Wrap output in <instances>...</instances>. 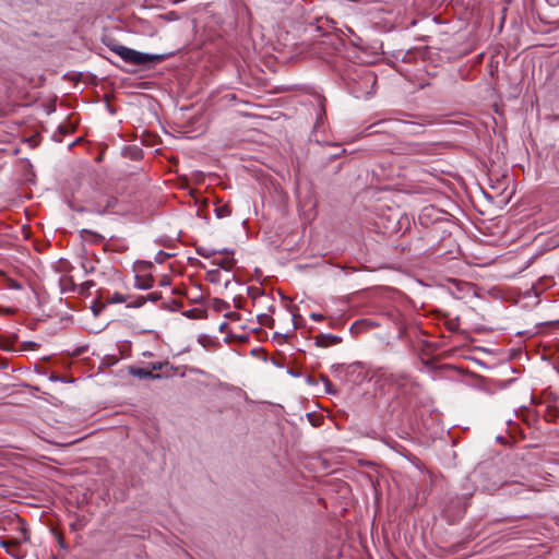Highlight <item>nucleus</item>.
<instances>
[{
  "mask_svg": "<svg viewBox=\"0 0 559 559\" xmlns=\"http://www.w3.org/2000/svg\"><path fill=\"white\" fill-rule=\"evenodd\" d=\"M110 49L117 53L124 62L135 66L145 63H159L166 60L168 57V55H152L140 52L122 45H114Z\"/></svg>",
  "mask_w": 559,
  "mask_h": 559,
  "instance_id": "obj_1",
  "label": "nucleus"
},
{
  "mask_svg": "<svg viewBox=\"0 0 559 559\" xmlns=\"http://www.w3.org/2000/svg\"><path fill=\"white\" fill-rule=\"evenodd\" d=\"M389 384L394 385L402 394H414L417 386L416 381L405 372L390 373L386 377Z\"/></svg>",
  "mask_w": 559,
  "mask_h": 559,
  "instance_id": "obj_2",
  "label": "nucleus"
},
{
  "mask_svg": "<svg viewBox=\"0 0 559 559\" xmlns=\"http://www.w3.org/2000/svg\"><path fill=\"white\" fill-rule=\"evenodd\" d=\"M390 151L397 155H424L428 152V146L420 142L397 141Z\"/></svg>",
  "mask_w": 559,
  "mask_h": 559,
  "instance_id": "obj_3",
  "label": "nucleus"
},
{
  "mask_svg": "<svg viewBox=\"0 0 559 559\" xmlns=\"http://www.w3.org/2000/svg\"><path fill=\"white\" fill-rule=\"evenodd\" d=\"M128 373L133 377H136L139 379H153L154 380V379L162 378V376L159 373L152 372V370H150L148 367L140 368V367H135V366H129Z\"/></svg>",
  "mask_w": 559,
  "mask_h": 559,
  "instance_id": "obj_4",
  "label": "nucleus"
},
{
  "mask_svg": "<svg viewBox=\"0 0 559 559\" xmlns=\"http://www.w3.org/2000/svg\"><path fill=\"white\" fill-rule=\"evenodd\" d=\"M118 205H119V200L114 195H109V197H107L105 205L103 207L99 204L97 205L96 213L99 215H103V214L109 213V212L118 213Z\"/></svg>",
  "mask_w": 559,
  "mask_h": 559,
  "instance_id": "obj_5",
  "label": "nucleus"
},
{
  "mask_svg": "<svg viewBox=\"0 0 559 559\" xmlns=\"http://www.w3.org/2000/svg\"><path fill=\"white\" fill-rule=\"evenodd\" d=\"M342 342V338L333 334H319L316 336V345L319 347H329Z\"/></svg>",
  "mask_w": 559,
  "mask_h": 559,
  "instance_id": "obj_6",
  "label": "nucleus"
},
{
  "mask_svg": "<svg viewBox=\"0 0 559 559\" xmlns=\"http://www.w3.org/2000/svg\"><path fill=\"white\" fill-rule=\"evenodd\" d=\"M81 237L86 240L91 241L92 243H102L105 240V237L96 231L90 230V229H82Z\"/></svg>",
  "mask_w": 559,
  "mask_h": 559,
  "instance_id": "obj_7",
  "label": "nucleus"
},
{
  "mask_svg": "<svg viewBox=\"0 0 559 559\" xmlns=\"http://www.w3.org/2000/svg\"><path fill=\"white\" fill-rule=\"evenodd\" d=\"M99 299L105 300L106 304L109 305V304L126 302L128 298H127V296H124L120 293H114L112 295H110L109 293H107V294L100 293Z\"/></svg>",
  "mask_w": 559,
  "mask_h": 559,
  "instance_id": "obj_8",
  "label": "nucleus"
},
{
  "mask_svg": "<svg viewBox=\"0 0 559 559\" xmlns=\"http://www.w3.org/2000/svg\"><path fill=\"white\" fill-rule=\"evenodd\" d=\"M154 285V278L152 275L135 276V286L140 289H150Z\"/></svg>",
  "mask_w": 559,
  "mask_h": 559,
  "instance_id": "obj_9",
  "label": "nucleus"
},
{
  "mask_svg": "<svg viewBox=\"0 0 559 559\" xmlns=\"http://www.w3.org/2000/svg\"><path fill=\"white\" fill-rule=\"evenodd\" d=\"M212 263L223 270L230 271L234 267L236 261L231 257H226L223 259H216Z\"/></svg>",
  "mask_w": 559,
  "mask_h": 559,
  "instance_id": "obj_10",
  "label": "nucleus"
},
{
  "mask_svg": "<svg viewBox=\"0 0 559 559\" xmlns=\"http://www.w3.org/2000/svg\"><path fill=\"white\" fill-rule=\"evenodd\" d=\"M222 252L227 253L228 251H227V249H224V250H222ZM197 253L200 257L207 259V258L215 255L216 253H221V251L215 250V249L205 248V247H198Z\"/></svg>",
  "mask_w": 559,
  "mask_h": 559,
  "instance_id": "obj_11",
  "label": "nucleus"
},
{
  "mask_svg": "<svg viewBox=\"0 0 559 559\" xmlns=\"http://www.w3.org/2000/svg\"><path fill=\"white\" fill-rule=\"evenodd\" d=\"M215 214L217 218H224L231 214V209L228 204L215 207Z\"/></svg>",
  "mask_w": 559,
  "mask_h": 559,
  "instance_id": "obj_12",
  "label": "nucleus"
},
{
  "mask_svg": "<svg viewBox=\"0 0 559 559\" xmlns=\"http://www.w3.org/2000/svg\"><path fill=\"white\" fill-rule=\"evenodd\" d=\"M147 367H148L150 370H152V372H154V371H162V370H164V368H169L170 370L173 369V367L169 366L168 361L150 362L147 365Z\"/></svg>",
  "mask_w": 559,
  "mask_h": 559,
  "instance_id": "obj_13",
  "label": "nucleus"
},
{
  "mask_svg": "<svg viewBox=\"0 0 559 559\" xmlns=\"http://www.w3.org/2000/svg\"><path fill=\"white\" fill-rule=\"evenodd\" d=\"M258 322L261 325L267 326L270 329H272L274 326V319L271 316L266 314V313L259 314L258 316Z\"/></svg>",
  "mask_w": 559,
  "mask_h": 559,
  "instance_id": "obj_14",
  "label": "nucleus"
},
{
  "mask_svg": "<svg viewBox=\"0 0 559 559\" xmlns=\"http://www.w3.org/2000/svg\"><path fill=\"white\" fill-rule=\"evenodd\" d=\"M321 379L324 382L325 391L328 394H336L337 393V390L334 389L332 382L329 380L328 377L322 376Z\"/></svg>",
  "mask_w": 559,
  "mask_h": 559,
  "instance_id": "obj_15",
  "label": "nucleus"
},
{
  "mask_svg": "<svg viewBox=\"0 0 559 559\" xmlns=\"http://www.w3.org/2000/svg\"><path fill=\"white\" fill-rule=\"evenodd\" d=\"M106 301H95L94 305L92 306V310L94 312L95 316H98L99 312L106 307Z\"/></svg>",
  "mask_w": 559,
  "mask_h": 559,
  "instance_id": "obj_16",
  "label": "nucleus"
},
{
  "mask_svg": "<svg viewBox=\"0 0 559 559\" xmlns=\"http://www.w3.org/2000/svg\"><path fill=\"white\" fill-rule=\"evenodd\" d=\"M362 79L365 80L366 83H371L372 85L376 83V75L371 72V71H368V70H365L362 72Z\"/></svg>",
  "mask_w": 559,
  "mask_h": 559,
  "instance_id": "obj_17",
  "label": "nucleus"
},
{
  "mask_svg": "<svg viewBox=\"0 0 559 559\" xmlns=\"http://www.w3.org/2000/svg\"><path fill=\"white\" fill-rule=\"evenodd\" d=\"M144 304H145V297H144V296H139V297H136L132 302H130V304L128 305V307L140 308V307H142Z\"/></svg>",
  "mask_w": 559,
  "mask_h": 559,
  "instance_id": "obj_18",
  "label": "nucleus"
},
{
  "mask_svg": "<svg viewBox=\"0 0 559 559\" xmlns=\"http://www.w3.org/2000/svg\"><path fill=\"white\" fill-rule=\"evenodd\" d=\"M144 297H145V301L150 300L152 302H156V301H158L162 298V294L157 293V292H153V293L147 294Z\"/></svg>",
  "mask_w": 559,
  "mask_h": 559,
  "instance_id": "obj_19",
  "label": "nucleus"
},
{
  "mask_svg": "<svg viewBox=\"0 0 559 559\" xmlns=\"http://www.w3.org/2000/svg\"><path fill=\"white\" fill-rule=\"evenodd\" d=\"M512 486H514V487H515V489H514V493H516V495H518V493H521L522 491H527V489H526V488H524V486H523L522 484H518V483H516V484H514V485H508V484H506V485H504V487H506V488H509V487H512Z\"/></svg>",
  "mask_w": 559,
  "mask_h": 559,
  "instance_id": "obj_20",
  "label": "nucleus"
},
{
  "mask_svg": "<svg viewBox=\"0 0 559 559\" xmlns=\"http://www.w3.org/2000/svg\"><path fill=\"white\" fill-rule=\"evenodd\" d=\"M13 545H16V543L10 542V540H0V546L2 548H5L8 552H10V550H9L10 546H13Z\"/></svg>",
  "mask_w": 559,
  "mask_h": 559,
  "instance_id": "obj_21",
  "label": "nucleus"
},
{
  "mask_svg": "<svg viewBox=\"0 0 559 559\" xmlns=\"http://www.w3.org/2000/svg\"><path fill=\"white\" fill-rule=\"evenodd\" d=\"M216 308L218 310L226 309V308H228V304L226 301H224V300L217 299L216 300Z\"/></svg>",
  "mask_w": 559,
  "mask_h": 559,
  "instance_id": "obj_22",
  "label": "nucleus"
},
{
  "mask_svg": "<svg viewBox=\"0 0 559 559\" xmlns=\"http://www.w3.org/2000/svg\"><path fill=\"white\" fill-rule=\"evenodd\" d=\"M352 93L354 94L355 97L359 98L361 96L362 93L365 94H369V92L367 91H361L360 88H356V87H353L352 88Z\"/></svg>",
  "mask_w": 559,
  "mask_h": 559,
  "instance_id": "obj_23",
  "label": "nucleus"
},
{
  "mask_svg": "<svg viewBox=\"0 0 559 559\" xmlns=\"http://www.w3.org/2000/svg\"><path fill=\"white\" fill-rule=\"evenodd\" d=\"M409 124L414 128V130H411L409 133H412V134L419 133V129L421 128L420 124H416V123H409Z\"/></svg>",
  "mask_w": 559,
  "mask_h": 559,
  "instance_id": "obj_24",
  "label": "nucleus"
},
{
  "mask_svg": "<svg viewBox=\"0 0 559 559\" xmlns=\"http://www.w3.org/2000/svg\"><path fill=\"white\" fill-rule=\"evenodd\" d=\"M310 318L316 320V321H322L324 319V317L322 314L314 313V312L310 314Z\"/></svg>",
  "mask_w": 559,
  "mask_h": 559,
  "instance_id": "obj_25",
  "label": "nucleus"
},
{
  "mask_svg": "<svg viewBox=\"0 0 559 559\" xmlns=\"http://www.w3.org/2000/svg\"><path fill=\"white\" fill-rule=\"evenodd\" d=\"M324 114H325V109H324L323 104L321 103V112H320V115H319V117L317 119V126H319V123H320V121L322 119V115H324Z\"/></svg>",
  "mask_w": 559,
  "mask_h": 559,
  "instance_id": "obj_26",
  "label": "nucleus"
},
{
  "mask_svg": "<svg viewBox=\"0 0 559 559\" xmlns=\"http://www.w3.org/2000/svg\"><path fill=\"white\" fill-rule=\"evenodd\" d=\"M170 284V280L168 277H164L162 281H160V285L162 286H167Z\"/></svg>",
  "mask_w": 559,
  "mask_h": 559,
  "instance_id": "obj_27",
  "label": "nucleus"
},
{
  "mask_svg": "<svg viewBox=\"0 0 559 559\" xmlns=\"http://www.w3.org/2000/svg\"><path fill=\"white\" fill-rule=\"evenodd\" d=\"M58 544L61 548H67L66 543L61 536L58 537Z\"/></svg>",
  "mask_w": 559,
  "mask_h": 559,
  "instance_id": "obj_28",
  "label": "nucleus"
},
{
  "mask_svg": "<svg viewBox=\"0 0 559 559\" xmlns=\"http://www.w3.org/2000/svg\"><path fill=\"white\" fill-rule=\"evenodd\" d=\"M384 122H385V120L378 121V122H376V123H373V124H370V126L368 127V129L376 128V127H378V126H380V124H382V123H384Z\"/></svg>",
  "mask_w": 559,
  "mask_h": 559,
  "instance_id": "obj_29",
  "label": "nucleus"
},
{
  "mask_svg": "<svg viewBox=\"0 0 559 559\" xmlns=\"http://www.w3.org/2000/svg\"><path fill=\"white\" fill-rule=\"evenodd\" d=\"M58 130H59V131H60V133H62V134L68 132V130H67V128H66L64 126H60V127L58 128Z\"/></svg>",
  "mask_w": 559,
  "mask_h": 559,
  "instance_id": "obj_30",
  "label": "nucleus"
},
{
  "mask_svg": "<svg viewBox=\"0 0 559 559\" xmlns=\"http://www.w3.org/2000/svg\"><path fill=\"white\" fill-rule=\"evenodd\" d=\"M23 537H24V540H28L29 539L27 530H23Z\"/></svg>",
  "mask_w": 559,
  "mask_h": 559,
  "instance_id": "obj_31",
  "label": "nucleus"
},
{
  "mask_svg": "<svg viewBox=\"0 0 559 559\" xmlns=\"http://www.w3.org/2000/svg\"><path fill=\"white\" fill-rule=\"evenodd\" d=\"M218 274V271L217 270H214L212 272L209 273V276H212V275H217Z\"/></svg>",
  "mask_w": 559,
  "mask_h": 559,
  "instance_id": "obj_32",
  "label": "nucleus"
},
{
  "mask_svg": "<svg viewBox=\"0 0 559 559\" xmlns=\"http://www.w3.org/2000/svg\"><path fill=\"white\" fill-rule=\"evenodd\" d=\"M143 356H145V357H151V356H153V354H152L151 352H144V353H143Z\"/></svg>",
  "mask_w": 559,
  "mask_h": 559,
  "instance_id": "obj_33",
  "label": "nucleus"
},
{
  "mask_svg": "<svg viewBox=\"0 0 559 559\" xmlns=\"http://www.w3.org/2000/svg\"><path fill=\"white\" fill-rule=\"evenodd\" d=\"M228 317H229V318H234V317H235V318H238V317H239V314H237V313H230Z\"/></svg>",
  "mask_w": 559,
  "mask_h": 559,
  "instance_id": "obj_34",
  "label": "nucleus"
},
{
  "mask_svg": "<svg viewBox=\"0 0 559 559\" xmlns=\"http://www.w3.org/2000/svg\"><path fill=\"white\" fill-rule=\"evenodd\" d=\"M85 284L87 285V287H91V286H93V285H94V283H93V282H86Z\"/></svg>",
  "mask_w": 559,
  "mask_h": 559,
  "instance_id": "obj_35",
  "label": "nucleus"
},
{
  "mask_svg": "<svg viewBox=\"0 0 559 559\" xmlns=\"http://www.w3.org/2000/svg\"><path fill=\"white\" fill-rule=\"evenodd\" d=\"M164 255H165V253H164L163 251H159V252H158V257H159V258H163Z\"/></svg>",
  "mask_w": 559,
  "mask_h": 559,
  "instance_id": "obj_36",
  "label": "nucleus"
},
{
  "mask_svg": "<svg viewBox=\"0 0 559 559\" xmlns=\"http://www.w3.org/2000/svg\"><path fill=\"white\" fill-rule=\"evenodd\" d=\"M29 346H35L36 344L34 342L28 343Z\"/></svg>",
  "mask_w": 559,
  "mask_h": 559,
  "instance_id": "obj_37",
  "label": "nucleus"
}]
</instances>
